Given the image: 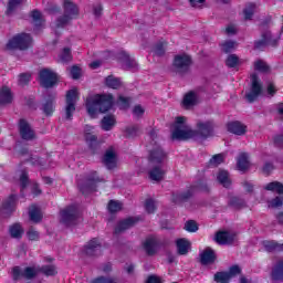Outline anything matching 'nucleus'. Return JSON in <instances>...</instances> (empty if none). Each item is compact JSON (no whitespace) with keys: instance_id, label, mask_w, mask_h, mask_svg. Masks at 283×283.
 I'll list each match as a JSON object with an SVG mask.
<instances>
[{"instance_id":"nucleus-30","label":"nucleus","mask_w":283,"mask_h":283,"mask_svg":"<svg viewBox=\"0 0 283 283\" xmlns=\"http://www.w3.org/2000/svg\"><path fill=\"white\" fill-rule=\"evenodd\" d=\"M217 180L226 189H229L231 187V178H229V171L227 170H219V172L217 174Z\"/></svg>"},{"instance_id":"nucleus-41","label":"nucleus","mask_w":283,"mask_h":283,"mask_svg":"<svg viewBox=\"0 0 283 283\" xmlns=\"http://www.w3.org/2000/svg\"><path fill=\"white\" fill-rule=\"evenodd\" d=\"M165 45H167V43H165V42L156 43L153 46L154 56H165V52H167V50L165 49Z\"/></svg>"},{"instance_id":"nucleus-50","label":"nucleus","mask_w":283,"mask_h":283,"mask_svg":"<svg viewBox=\"0 0 283 283\" xmlns=\"http://www.w3.org/2000/svg\"><path fill=\"white\" fill-rule=\"evenodd\" d=\"M60 60L62 63H70V61H72V49L64 48L60 54Z\"/></svg>"},{"instance_id":"nucleus-33","label":"nucleus","mask_w":283,"mask_h":283,"mask_svg":"<svg viewBox=\"0 0 283 283\" xmlns=\"http://www.w3.org/2000/svg\"><path fill=\"white\" fill-rule=\"evenodd\" d=\"M237 167L239 171H247L249 169V154L241 153L237 160Z\"/></svg>"},{"instance_id":"nucleus-53","label":"nucleus","mask_w":283,"mask_h":283,"mask_svg":"<svg viewBox=\"0 0 283 283\" xmlns=\"http://www.w3.org/2000/svg\"><path fill=\"white\" fill-rule=\"evenodd\" d=\"M254 70L256 72H263L266 73L269 72V65H266V62L262 61V60H258L256 62H254Z\"/></svg>"},{"instance_id":"nucleus-28","label":"nucleus","mask_w":283,"mask_h":283,"mask_svg":"<svg viewBox=\"0 0 283 283\" xmlns=\"http://www.w3.org/2000/svg\"><path fill=\"white\" fill-rule=\"evenodd\" d=\"M114 125H116V117L114 115H106L101 120V127L104 132H112Z\"/></svg>"},{"instance_id":"nucleus-47","label":"nucleus","mask_w":283,"mask_h":283,"mask_svg":"<svg viewBox=\"0 0 283 283\" xmlns=\"http://www.w3.org/2000/svg\"><path fill=\"white\" fill-rule=\"evenodd\" d=\"M224 163V155L217 154L213 155L212 158L209 160L208 165L209 167H218L219 165H222Z\"/></svg>"},{"instance_id":"nucleus-62","label":"nucleus","mask_w":283,"mask_h":283,"mask_svg":"<svg viewBox=\"0 0 283 283\" xmlns=\"http://www.w3.org/2000/svg\"><path fill=\"white\" fill-rule=\"evenodd\" d=\"M20 182H21V191H23V189H25V187H28L30 179L28 177V171H22L21 176H20Z\"/></svg>"},{"instance_id":"nucleus-14","label":"nucleus","mask_w":283,"mask_h":283,"mask_svg":"<svg viewBox=\"0 0 283 283\" xmlns=\"http://www.w3.org/2000/svg\"><path fill=\"white\" fill-rule=\"evenodd\" d=\"M165 242L158 241L156 238H147L143 243V249L146 255L154 256L158 253L160 247H165Z\"/></svg>"},{"instance_id":"nucleus-42","label":"nucleus","mask_w":283,"mask_h":283,"mask_svg":"<svg viewBox=\"0 0 283 283\" xmlns=\"http://www.w3.org/2000/svg\"><path fill=\"white\" fill-rule=\"evenodd\" d=\"M255 13V3L250 2L243 10L245 21H251L253 14Z\"/></svg>"},{"instance_id":"nucleus-29","label":"nucleus","mask_w":283,"mask_h":283,"mask_svg":"<svg viewBox=\"0 0 283 283\" xmlns=\"http://www.w3.org/2000/svg\"><path fill=\"white\" fill-rule=\"evenodd\" d=\"M178 255H187L191 243L187 239H177L176 241Z\"/></svg>"},{"instance_id":"nucleus-16","label":"nucleus","mask_w":283,"mask_h":283,"mask_svg":"<svg viewBox=\"0 0 283 283\" xmlns=\"http://www.w3.org/2000/svg\"><path fill=\"white\" fill-rule=\"evenodd\" d=\"M19 198L17 195H10L1 205V212L4 216H12L17 211V202Z\"/></svg>"},{"instance_id":"nucleus-64","label":"nucleus","mask_w":283,"mask_h":283,"mask_svg":"<svg viewBox=\"0 0 283 283\" xmlns=\"http://www.w3.org/2000/svg\"><path fill=\"white\" fill-rule=\"evenodd\" d=\"M273 144L279 148L283 149V134L282 135H276L273 138Z\"/></svg>"},{"instance_id":"nucleus-9","label":"nucleus","mask_w":283,"mask_h":283,"mask_svg":"<svg viewBox=\"0 0 283 283\" xmlns=\"http://www.w3.org/2000/svg\"><path fill=\"white\" fill-rule=\"evenodd\" d=\"M196 127V138L200 136V138L207 140V138L216 136V123L213 120L198 122Z\"/></svg>"},{"instance_id":"nucleus-11","label":"nucleus","mask_w":283,"mask_h":283,"mask_svg":"<svg viewBox=\"0 0 283 283\" xmlns=\"http://www.w3.org/2000/svg\"><path fill=\"white\" fill-rule=\"evenodd\" d=\"M192 63L193 60H191V55L184 53L175 55L172 65L179 74H187Z\"/></svg>"},{"instance_id":"nucleus-58","label":"nucleus","mask_w":283,"mask_h":283,"mask_svg":"<svg viewBox=\"0 0 283 283\" xmlns=\"http://www.w3.org/2000/svg\"><path fill=\"white\" fill-rule=\"evenodd\" d=\"M280 35L277 38H273V34L269 31V38L266 39L268 45H270V48H277V45H280Z\"/></svg>"},{"instance_id":"nucleus-63","label":"nucleus","mask_w":283,"mask_h":283,"mask_svg":"<svg viewBox=\"0 0 283 283\" xmlns=\"http://www.w3.org/2000/svg\"><path fill=\"white\" fill-rule=\"evenodd\" d=\"M71 76L74 81H78L81 78V67L73 65L71 67Z\"/></svg>"},{"instance_id":"nucleus-54","label":"nucleus","mask_w":283,"mask_h":283,"mask_svg":"<svg viewBox=\"0 0 283 283\" xmlns=\"http://www.w3.org/2000/svg\"><path fill=\"white\" fill-rule=\"evenodd\" d=\"M71 21L72 19L70 15L64 13L62 17L57 18L56 28H65V25H67Z\"/></svg>"},{"instance_id":"nucleus-2","label":"nucleus","mask_w":283,"mask_h":283,"mask_svg":"<svg viewBox=\"0 0 283 283\" xmlns=\"http://www.w3.org/2000/svg\"><path fill=\"white\" fill-rule=\"evenodd\" d=\"M114 107V95L95 94L86 99V109L91 118H96L98 114H107Z\"/></svg>"},{"instance_id":"nucleus-23","label":"nucleus","mask_w":283,"mask_h":283,"mask_svg":"<svg viewBox=\"0 0 283 283\" xmlns=\"http://www.w3.org/2000/svg\"><path fill=\"white\" fill-rule=\"evenodd\" d=\"M136 222H138V218H133V217L126 218L117 223V226L115 227L114 233L118 235V233H123V231H127V229H132V227H134Z\"/></svg>"},{"instance_id":"nucleus-4","label":"nucleus","mask_w":283,"mask_h":283,"mask_svg":"<svg viewBox=\"0 0 283 283\" xmlns=\"http://www.w3.org/2000/svg\"><path fill=\"white\" fill-rule=\"evenodd\" d=\"M187 122V117L178 116L175 120V128L171 133L172 140H191V138H196V129L187 128L185 123Z\"/></svg>"},{"instance_id":"nucleus-36","label":"nucleus","mask_w":283,"mask_h":283,"mask_svg":"<svg viewBox=\"0 0 283 283\" xmlns=\"http://www.w3.org/2000/svg\"><path fill=\"white\" fill-rule=\"evenodd\" d=\"M9 232L11 238H14L15 240H21L23 238V228H21V224L14 223L9 228Z\"/></svg>"},{"instance_id":"nucleus-15","label":"nucleus","mask_w":283,"mask_h":283,"mask_svg":"<svg viewBox=\"0 0 283 283\" xmlns=\"http://www.w3.org/2000/svg\"><path fill=\"white\" fill-rule=\"evenodd\" d=\"M98 251H101V241L98 238L91 239L83 249L84 255L87 258H96L98 255Z\"/></svg>"},{"instance_id":"nucleus-37","label":"nucleus","mask_w":283,"mask_h":283,"mask_svg":"<svg viewBox=\"0 0 283 283\" xmlns=\"http://www.w3.org/2000/svg\"><path fill=\"white\" fill-rule=\"evenodd\" d=\"M29 216H30V220H32V222H41V220H43V214H41V210L39 209V207H36V205L31 206Z\"/></svg>"},{"instance_id":"nucleus-35","label":"nucleus","mask_w":283,"mask_h":283,"mask_svg":"<svg viewBox=\"0 0 283 283\" xmlns=\"http://www.w3.org/2000/svg\"><path fill=\"white\" fill-rule=\"evenodd\" d=\"M269 30L261 33V39L254 41V50H264L266 45H269V42L266 39H269Z\"/></svg>"},{"instance_id":"nucleus-49","label":"nucleus","mask_w":283,"mask_h":283,"mask_svg":"<svg viewBox=\"0 0 283 283\" xmlns=\"http://www.w3.org/2000/svg\"><path fill=\"white\" fill-rule=\"evenodd\" d=\"M221 50L224 54H231L235 50V41H226L221 44Z\"/></svg>"},{"instance_id":"nucleus-40","label":"nucleus","mask_w":283,"mask_h":283,"mask_svg":"<svg viewBox=\"0 0 283 283\" xmlns=\"http://www.w3.org/2000/svg\"><path fill=\"white\" fill-rule=\"evenodd\" d=\"M105 84L111 88V90H118L120 87V78L114 77L113 75H108L105 78Z\"/></svg>"},{"instance_id":"nucleus-60","label":"nucleus","mask_w":283,"mask_h":283,"mask_svg":"<svg viewBox=\"0 0 283 283\" xmlns=\"http://www.w3.org/2000/svg\"><path fill=\"white\" fill-rule=\"evenodd\" d=\"M282 205H283V195H279L270 201V207H272V209H277V207H282Z\"/></svg>"},{"instance_id":"nucleus-32","label":"nucleus","mask_w":283,"mask_h":283,"mask_svg":"<svg viewBox=\"0 0 283 283\" xmlns=\"http://www.w3.org/2000/svg\"><path fill=\"white\" fill-rule=\"evenodd\" d=\"M31 18L34 21V32H39L41 28H43V17L41 14V11L36 9L31 11Z\"/></svg>"},{"instance_id":"nucleus-25","label":"nucleus","mask_w":283,"mask_h":283,"mask_svg":"<svg viewBox=\"0 0 283 283\" xmlns=\"http://www.w3.org/2000/svg\"><path fill=\"white\" fill-rule=\"evenodd\" d=\"M272 282L283 283V261L279 260L272 268L271 272Z\"/></svg>"},{"instance_id":"nucleus-13","label":"nucleus","mask_w":283,"mask_h":283,"mask_svg":"<svg viewBox=\"0 0 283 283\" xmlns=\"http://www.w3.org/2000/svg\"><path fill=\"white\" fill-rule=\"evenodd\" d=\"M18 129L22 140H34V138H36V133L25 118L19 119Z\"/></svg>"},{"instance_id":"nucleus-19","label":"nucleus","mask_w":283,"mask_h":283,"mask_svg":"<svg viewBox=\"0 0 283 283\" xmlns=\"http://www.w3.org/2000/svg\"><path fill=\"white\" fill-rule=\"evenodd\" d=\"M214 242L217 244H233L235 242V233L229 232L227 230L218 231L214 235Z\"/></svg>"},{"instance_id":"nucleus-57","label":"nucleus","mask_w":283,"mask_h":283,"mask_svg":"<svg viewBox=\"0 0 283 283\" xmlns=\"http://www.w3.org/2000/svg\"><path fill=\"white\" fill-rule=\"evenodd\" d=\"M265 251L269 253H273V251H277V241H265L263 243Z\"/></svg>"},{"instance_id":"nucleus-27","label":"nucleus","mask_w":283,"mask_h":283,"mask_svg":"<svg viewBox=\"0 0 283 283\" xmlns=\"http://www.w3.org/2000/svg\"><path fill=\"white\" fill-rule=\"evenodd\" d=\"M103 163L107 169H109V170L116 169V166H117L116 153H114V150H112V149L106 150L104 158H103Z\"/></svg>"},{"instance_id":"nucleus-6","label":"nucleus","mask_w":283,"mask_h":283,"mask_svg":"<svg viewBox=\"0 0 283 283\" xmlns=\"http://www.w3.org/2000/svg\"><path fill=\"white\" fill-rule=\"evenodd\" d=\"M32 48V35L30 33H20L10 39L7 43V50H30Z\"/></svg>"},{"instance_id":"nucleus-48","label":"nucleus","mask_w":283,"mask_h":283,"mask_svg":"<svg viewBox=\"0 0 283 283\" xmlns=\"http://www.w3.org/2000/svg\"><path fill=\"white\" fill-rule=\"evenodd\" d=\"M140 133V128L136 125L128 126L125 128L126 138H136L138 134Z\"/></svg>"},{"instance_id":"nucleus-38","label":"nucleus","mask_w":283,"mask_h":283,"mask_svg":"<svg viewBox=\"0 0 283 283\" xmlns=\"http://www.w3.org/2000/svg\"><path fill=\"white\" fill-rule=\"evenodd\" d=\"M190 188H192V191L195 193H196V191H203L205 193H209V185H207V181H205L202 179L190 185Z\"/></svg>"},{"instance_id":"nucleus-51","label":"nucleus","mask_w":283,"mask_h":283,"mask_svg":"<svg viewBox=\"0 0 283 283\" xmlns=\"http://www.w3.org/2000/svg\"><path fill=\"white\" fill-rule=\"evenodd\" d=\"M107 209L109 213H117V211H120L123 209V206L118 201L111 200L107 205Z\"/></svg>"},{"instance_id":"nucleus-5","label":"nucleus","mask_w":283,"mask_h":283,"mask_svg":"<svg viewBox=\"0 0 283 283\" xmlns=\"http://www.w3.org/2000/svg\"><path fill=\"white\" fill-rule=\"evenodd\" d=\"M98 182H105V179L98 177V172L96 170H92L87 175L86 181L84 184L78 182L77 187L81 193H83V196H88V193H93V191H97Z\"/></svg>"},{"instance_id":"nucleus-20","label":"nucleus","mask_w":283,"mask_h":283,"mask_svg":"<svg viewBox=\"0 0 283 283\" xmlns=\"http://www.w3.org/2000/svg\"><path fill=\"white\" fill-rule=\"evenodd\" d=\"M63 10L64 14H66L71 19H78L80 9L78 6L72 0H63Z\"/></svg>"},{"instance_id":"nucleus-45","label":"nucleus","mask_w":283,"mask_h":283,"mask_svg":"<svg viewBox=\"0 0 283 283\" xmlns=\"http://www.w3.org/2000/svg\"><path fill=\"white\" fill-rule=\"evenodd\" d=\"M228 205H229V207H232L233 209H242V207H244L245 202H244V199H241L239 197H231Z\"/></svg>"},{"instance_id":"nucleus-34","label":"nucleus","mask_w":283,"mask_h":283,"mask_svg":"<svg viewBox=\"0 0 283 283\" xmlns=\"http://www.w3.org/2000/svg\"><path fill=\"white\" fill-rule=\"evenodd\" d=\"M198 102V96L193 91H190L184 96L182 105L184 107H193L196 103Z\"/></svg>"},{"instance_id":"nucleus-12","label":"nucleus","mask_w":283,"mask_h":283,"mask_svg":"<svg viewBox=\"0 0 283 283\" xmlns=\"http://www.w3.org/2000/svg\"><path fill=\"white\" fill-rule=\"evenodd\" d=\"M252 85L250 88V93L245 95L248 103H255L258 101V96L262 94V83H260V77L258 74L251 75Z\"/></svg>"},{"instance_id":"nucleus-52","label":"nucleus","mask_w":283,"mask_h":283,"mask_svg":"<svg viewBox=\"0 0 283 283\" xmlns=\"http://www.w3.org/2000/svg\"><path fill=\"white\" fill-rule=\"evenodd\" d=\"M184 229L186 231H188V233H196V231H198L199 227H198V222H196L195 220H188L185 223Z\"/></svg>"},{"instance_id":"nucleus-56","label":"nucleus","mask_w":283,"mask_h":283,"mask_svg":"<svg viewBox=\"0 0 283 283\" xmlns=\"http://www.w3.org/2000/svg\"><path fill=\"white\" fill-rule=\"evenodd\" d=\"M145 209L147 213H156V202L154 199H146Z\"/></svg>"},{"instance_id":"nucleus-59","label":"nucleus","mask_w":283,"mask_h":283,"mask_svg":"<svg viewBox=\"0 0 283 283\" xmlns=\"http://www.w3.org/2000/svg\"><path fill=\"white\" fill-rule=\"evenodd\" d=\"M92 283H118L116 279L109 276H97Z\"/></svg>"},{"instance_id":"nucleus-18","label":"nucleus","mask_w":283,"mask_h":283,"mask_svg":"<svg viewBox=\"0 0 283 283\" xmlns=\"http://www.w3.org/2000/svg\"><path fill=\"white\" fill-rule=\"evenodd\" d=\"M193 189L191 186H188L187 189L182 192L172 193V202L175 205H182V202H189L193 198Z\"/></svg>"},{"instance_id":"nucleus-39","label":"nucleus","mask_w":283,"mask_h":283,"mask_svg":"<svg viewBox=\"0 0 283 283\" xmlns=\"http://www.w3.org/2000/svg\"><path fill=\"white\" fill-rule=\"evenodd\" d=\"M86 140L92 153L96 154V151H98V148L101 147V144H98V138L96 137V135L86 136Z\"/></svg>"},{"instance_id":"nucleus-24","label":"nucleus","mask_w":283,"mask_h":283,"mask_svg":"<svg viewBox=\"0 0 283 283\" xmlns=\"http://www.w3.org/2000/svg\"><path fill=\"white\" fill-rule=\"evenodd\" d=\"M118 59L122 63H125L126 70H138V62H136V59L129 56V53L122 51L118 53Z\"/></svg>"},{"instance_id":"nucleus-44","label":"nucleus","mask_w":283,"mask_h":283,"mask_svg":"<svg viewBox=\"0 0 283 283\" xmlns=\"http://www.w3.org/2000/svg\"><path fill=\"white\" fill-rule=\"evenodd\" d=\"M226 65L230 69L238 67L240 65V57L235 54L228 55L226 59Z\"/></svg>"},{"instance_id":"nucleus-26","label":"nucleus","mask_w":283,"mask_h":283,"mask_svg":"<svg viewBox=\"0 0 283 283\" xmlns=\"http://www.w3.org/2000/svg\"><path fill=\"white\" fill-rule=\"evenodd\" d=\"M14 101L12 90L8 86L0 87V105H10Z\"/></svg>"},{"instance_id":"nucleus-1","label":"nucleus","mask_w":283,"mask_h":283,"mask_svg":"<svg viewBox=\"0 0 283 283\" xmlns=\"http://www.w3.org/2000/svg\"><path fill=\"white\" fill-rule=\"evenodd\" d=\"M39 273H42L45 277H54L55 275H59V270L54 264L41 265L38 268L27 266L23 271L20 266H14L12 269L13 282H19L21 277H24V280H34Z\"/></svg>"},{"instance_id":"nucleus-43","label":"nucleus","mask_w":283,"mask_h":283,"mask_svg":"<svg viewBox=\"0 0 283 283\" xmlns=\"http://www.w3.org/2000/svg\"><path fill=\"white\" fill-rule=\"evenodd\" d=\"M231 281V274L229 272H217L214 274V282L229 283Z\"/></svg>"},{"instance_id":"nucleus-55","label":"nucleus","mask_w":283,"mask_h":283,"mask_svg":"<svg viewBox=\"0 0 283 283\" xmlns=\"http://www.w3.org/2000/svg\"><path fill=\"white\" fill-rule=\"evenodd\" d=\"M27 238H28L31 242H39V238H40L39 231H36L34 228L31 227V228L27 231Z\"/></svg>"},{"instance_id":"nucleus-3","label":"nucleus","mask_w":283,"mask_h":283,"mask_svg":"<svg viewBox=\"0 0 283 283\" xmlns=\"http://www.w3.org/2000/svg\"><path fill=\"white\" fill-rule=\"evenodd\" d=\"M165 160H167V153L163 147L157 146L149 151L148 163H150V165H155V167L148 172L150 180L160 182V180L165 178V170H163Z\"/></svg>"},{"instance_id":"nucleus-10","label":"nucleus","mask_w":283,"mask_h":283,"mask_svg":"<svg viewBox=\"0 0 283 283\" xmlns=\"http://www.w3.org/2000/svg\"><path fill=\"white\" fill-rule=\"evenodd\" d=\"M78 99V90L73 88L66 92L65 116L66 120H72L76 112V101Z\"/></svg>"},{"instance_id":"nucleus-21","label":"nucleus","mask_w":283,"mask_h":283,"mask_svg":"<svg viewBox=\"0 0 283 283\" xmlns=\"http://www.w3.org/2000/svg\"><path fill=\"white\" fill-rule=\"evenodd\" d=\"M216 260H218V256L216 255V251L211 248H206L200 254V263L203 266L214 264Z\"/></svg>"},{"instance_id":"nucleus-61","label":"nucleus","mask_w":283,"mask_h":283,"mask_svg":"<svg viewBox=\"0 0 283 283\" xmlns=\"http://www.w3.org/2000/svg\"><path fill=\"white\" fill-rule=\"evenodd\" d=\"M30 78H32V75L30 73H21L19 75V85H28L30 83Z\"/></svg>"},{"instance_id":"nucleus-17","label":"nucleus","mask_w":283,"mask_h":283,"mask_svg":"<svg viewBox=\"0 0 283 283\" xmlns=\"http://www.w3.org/2000/svg\"><path fill=\"white\" fill-rule=\"evenodd\" d=\"M56 109V93H49L42 105V112L46 116H52Z\"/></svg>"},{"instance_id":"nucleus-31","label":"nucleus","mask_w":283,"mask_h":283,"mask_svg":"<svg viewBox=\"0 0 283 283\" xmlns=\"http://www.w3.org/2000/svg\"><path fill=\"white\" fill-rule=\"evenodd\" d=\"M265 191H272L277 196H283V184L280 181H272L264 186Z\"/></svg>"},{"instance_id":"nucleus-22","label":"nucleus","mask_w":283,"mask_h":283,"mask_svg":"<svg viewBox=\"0 0 283 283\" xmlns=\"http://www.w3.org/2000/svg\"><path fill=\"white\" fill-rule=\"evenodd\" d=\"M227 129L230 134H234L235 136H244V134H247V126L240 120L229 122Z\"/></svg>"},{"instance_id":"nucleus-46","label":"nucleus","mask_w":283,"mask_h":283,"mask_svg":"<svg viewBox=\"0 0 283 283\" xmlns=\"http://www.w3.org/2000/svg\"><path fill=\"white\" fill-rule=\"evenodd\" d=\"M21 3H23V0H9L6 14H12V12H14V10H17V8L21 6Z\"/></svg>"},{"instance_id":"nucleus-7","label":"nucleus","mask_w":283,"mask_h":283,"mask_svg":"<svg viewBox=\"0 0 283 283\" xmlns=\"http://www.w3.org/2000/svg\"><path fill=\"white\" fill-rule=\"evenodd\" d=\"M39 83L44 90H52L59 85V74L50 69H42L39 72Z\"/></svg>"},{"instance_id":"nucleus-8","label":"nucleus","mask_w":283,"mask_h":283,"mask_svg":"<svg viewBox=\"0 0 283 283\" xmlns=\"http://www.w3.org/2000/svg\"><path fill=\"white\" fill-rule=\"evenodd\" d=\"M60 222L65 227H72L76 224L78 220V207L71 205L60 211Z\"/></svg>"}]
</instances>
